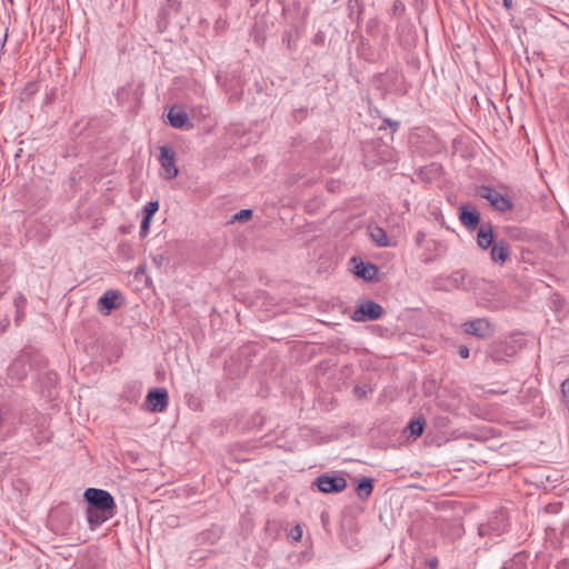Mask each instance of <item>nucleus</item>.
Masks as SVG:
<instances>
[{
  "instance_id": "obj_7",
  "label": "nucleus",
  "mask_w": 569,
  "mask_h": 569,
  "mask_svg": "<svg viewBox=\"0 0 569 569\" xmlns=\"http://www.w3.org/2000/svg\"><path fill=\"white\" fill-rule=\"evenodd\" d=\"M463 331L479 338H486L491 335L490 323L482 318L467 321L462 325Z\"/></svg>"
},
{
  "instance_id": "obj_2",
  "label": "nucleus",
  "mask_w": 569,
  "mask_h": 569,
  "mask_svg": "<svg viewBox=\"0 0 569 569\" xmlns=\"http://www.w3.org/2000/svg\"><path fill=\"white\" fill-rule=\"evenodd\" d=\"M383 313L382 307L372 301L366 300L352 313V320L357 322H365L379 319Z\"/></svg>"
},
{
  "instance_id": "obj_23",
  "label": "nucleus",
  "mask_w": 569,
  "mask_h": 569,
  "mask_svg": "<svg viewBox=\"0 0 569 569\" xmlns=\"http://www.w3.org/2000/svg\"><path fill=\"white\" fill-rule=\"evenodd\" d=\"M252 216V210L242 209L238 213L234 214L233 219L237 221H243L250 219Z\"/></svg>"
},
{
  "instance_id": "obj_31",
  "label": "nucleus",
  "mask_w": 569,
  "mask_h": 569,
  "mask_svg": "<svg viewBox=\"0 0 569 569\" xmlns=\"http://www.w3.org/2000/svg\"><path fill=\"white\" fill-rule=\"evenodd\" d=\"M502 4L506 9H511L512 8V0H502Z\"/></svg>"
},
{
  "instance_id": "obj_35",
  "label": "nucleus",
  "mask_w": 569,
  "mask_h": 569,
  "mask_svg": "<svg viewBox=\"0 0 569 569\" xmlns=\"http://www.w3.org/2000/svg\"><path fill=\"white\" fill-rule=\"evenodd\" d=\"M400 6L402 7V2H399V6H398V4H396V6H395V9H400Z\"/></svg>"
},
{
  "instance_id": "obj_27",
  "label": "nucleus",
  "mask_w": 569,
  "mask_h": 569,
  "mask_svg": "<svg viewBox=\"0 0 569 569\" xmlns=\"http://www.w3.org/2000/svg\"><path fill=\"white\" fill-rule=\"evenodd\" d=\"M569 562L567 560L559 561L556 565V569H568Z\"/></svg>"
},
{
  "instance_id": "obj_6",
  "label": "nucleus",
  "mask_w": 569,
  "mask_h": 569,
  "mask_svg": "<svg viewBox=\"0 0 569 569\" xmlns=\"http://www.w3.org/2000/svg\"><path fill=\"white\" fill-rule=\"evenodd\" d=\"M147 406L152 412H162L168 406V392L166 389H154L147 395Z\"/></svg>"
},
{
  "instance_id": "obj_4",
  "label": "nucleus",
  "mask_w": 569,
  "mask_h": 569,
  "mask_svg": "<svg viewBox=\"0 0 569 569\" xmlns=\"http://www.w3.org/2000/svg\"><path fill=\"white\" fill-rule=\"evenodd\" d=\"M316 486L325 493L340 492L347 487V480L342 476L327 473L317 478Z\"/></svg>"
},
{
  "instance_id": "obj_25",
  "label": "nucleus",
  "mask_w": 569,
  "mask_h": 569,
  "mask_svg": "<svg viewBox=\"0 0 569 569\" xmlns=\"http://www.w3.org/2000/svg\"><path fill=\"white\" fill-rule=\"evenodd\" d=\"M151 260L157 269H161L164 262V256L162 253H156L151 256Z\"/></svg>"
},
{
  "instance_id": "obj_9",
  "label": "nucleus",
  "mask_w": 569,
  "mask_h": 569,
  "mask_svg": "<svg viewBox=\"0 0 569 569\" xmlns=\"http://www.w3.org/2000/svg\"><path fill=\"white\" fill-rule=\"evenodd\" d=\"M510 253V246L505 240H497L491 247L490 257L492 261L500 264L505 263Z\"/></svg>"
},
{
  "instance_id": "obj_33",
  "label": "nucleus",
  "mask_w": 569,
  "mask_h": 569,
  "mask_svg": "<svg viewBox=\"0 0 569 569\" xmlns=\"http://www.w3.org/2000/svg\"><path fill=\"white\" fill-rule=\"evenodd\" d=\"M400 6L402 7V2H399V6H398V4H396V6H395V9H400Z\"/></svg>"
},
{
  "instance_id": "obj_30",
  "label": "nucleus",
  "mask_w": 569,
  "mask_h": 569,
  "mask_svg": "<svg viewBox=\"0 0 569 569\" xmlns=\"http://www.w3.org/2000/svg\"><path fill=\"white\" fill-rule=\"evenodd\" d=\"M428 565H429V567H430L431 569H437V567H438V560H437L436 558L430 559V560H429V562H428Z\"/></svg>"
},
{
  "instance_id": "obj_5",
  "label": "nucleus",
  "mask_w": 569,
  "mask_h": 569,
  "mask_svg": "<svg viewBox=\"0 0 569 569\" xmlns=\"http://www.w3.org/2000/svg\"><path fill=\"white\" fill-rule=\"evenodd\" d=\"M159 162L164 171V178L173 179L178 176V168L176 166V152L172 148L162 146L160 147Z\"/></svg>"
},
{
  "instance_id": "obj_36",
  "label": "nucleus",
  "mask_w": 569,
  "mask_h": 569,
  "mask_svg": "<svg viewBox=\"0 0 569 569\" xmlns=\"http://www.w3.org/2000/svg\"><path fill=\"white\" fill-rule=\"evenodd\" d=\"M389 126H397L396 122L388 121Z\"/></svg>"
},
{
  "instance_id": "obj_11",
  "label": "nucleus",
  "mask_w": 569,
  "mask_h": 569,
  "mask_svg": "<svg viewBox=\"0 0 569 569\" xmlns=\"http://www.w3.org/2000/svg\"><path fill=\"white\" fill-rule=\"evenodd\" d=\"M460 220L465 227L475 229L480 221V214L476 209H470L467 206H461Z\"/></svg>"
},
{
  "instance_id": "obj_21",
  "label": "nucleus",
  "mask_w": 569,
  "mask_h": 569,
  "mask_svg": "<svg viewBox=\"0 0 569 569\" xmlns=\"http://www.w3.org/2000/svg\"><path fill=\"white\" fill-rule=\"evenodd\" d=\"M158 209H159V202L150 201L143 208L144 216L152 218V216L158 211Z\"/></svg>"
},
{
  "instance_id": "obj_32",
  "label": "nucleus",
  "mask_w": 569,
  "mask_h": 569,
  "mask_svg": "<svg viewBox=\"0 0 569 569\" xmlns=\"http://www.w3.org/2000/svg\"><path fill=\"white\" fill-rule=\"evenodd\" d=\"M483 532H485V526L479 527V533L483 535Z\"/></svg>"
},
{
  "instance_id": "obj_26",
  "label": "nucleus",
  "mask_w": 569,
  "mask_h": 569,
  "mask_svg": "<svg viewBox=\"0 0 569 569\" xmlns=\"http://www.w3.org/2000/svg\"><path fill=\"white\" fill-rule=\"evenodd\" d=\"M458 353L461 358L467 359L469 357V349L466 346H460Z\"/></svg>"
},
{
  "instance_id": "obj_15",
  "label": "nucleus",
  "mask_w": 569,
  "mask_h": 569,
  "mask_svg": "<svg viewBox=\"0 0 569 569\" xmlns=\"http://www.w3.org/2000/svg\"><path fill=\"white\" fill-rule=\"evenodd\" d=\"M372 490H373V480L370 478L360 479L356 487L357 496L361 500H367L371 496Z\"/></svg>"
},
{
  "instance_id": "obj_3",
  "label": "nucleus",
  "mask_w": 569,
  "mask_h": 569,
  "mask_svg": "<svg viewBox=\"0 0 569 569\" xmlns=\"http://www.w3.org/2000/svg\"><path fill=\"white\" fill-rule=\"evenodd\" d=\"M478 196L488 200L492 207L500 212H506L512 209V202L509 198L502 196L493 188L482 186L478 189Z\"/></svg>"
},
{
  "instance_id": "obj_22",
  "label": "nucleus",
  "mask_w": 569,
  "mask_h": 569,
  "mask_svg": "<svg viewBox=\"0 0 569 569\" xmlns=\"http://www.w3.org/2000/svg\"><path fill=\"white\" fill-rule=\"evenodd\" d=\"M563 403L569 407V378L561 383Z\"/></svg>"
},
{
  "instance_id": "obj_24",
  "label": "nucleus",
  "mask_w": 569,
  "mask_h": 569,
  "mask_svg": "<svg viewBox=\"0 0 569 569\" xmlns=\"http://www.w3.org/2000/svg\"><path fill=\"white\" fill-rule=\"evenodd\" d=\"M151 219L150 217H143L142 221H141V226H140V234L142 237L147 236V233L149 232V228H150V222H151Z\"/></svg>"
},
{
  "instance_id": "obj_19",
  "label": "nucleus",
  "mask_w": 569,
  "mask_h": 569,
  "mask_svg": "<svg viewBox=\"0 0 569 569\" xmlns=\"http://www.w3.org/2000/svg\"><path fill=\"white\" fill-rule=\"evenodd\" d=\"M408 429L410 431V435L415 438L420 437L425 429V420L423 419H417L410 421Z\"/></svg>"
},
{
  "instance_id": "obj_18",
  "label": "nucleus",
  "mask_w": 569,
  "mask_h": 569,
  "mask_svg": "<svg viewBox=\"0 0 569 569\" xmlns=\"http://www.w3.org/2000/svg\"><path fill=\"white\" fill-rule=\"evenodd\" d=\"M503 569H527V557L522 553H517Z\"/></svg>"
},
{
  "instance_id": "obj_28",
  "label": "nucleus",
  "mask_w": 569,
  "mask_h": 569,
  "mask_svg": "<svg viewBox=\"0 0 569 569\" xmlns=\"http://www.w3.org/2000/svg\"><path fill=\"white\" fill-rule=\"evenodd\" d=\"M423 240H425V233H423L422 231H419V232L417 233V236H416V242H417V244H419V246H420V244L422 243V241H423Z\"/></svg>"
},
{
  "instance_id": "obj_10",
  "label": "nucleus",
  "mask_w": 569,
  "mask_h": 569,
  "mask_svg": "<svg viewBox=\"0 0 569 569\" xmlns=\"http://www.w3.org/2000/svg\"><path fill=\"white\" fill-rule=\"evenodd\" d=\"M477 243L481 249H488L493 241V232L490 223H482L478 230Z\"/></svg>"
},
{
  "instance_id": "obj_17",
  "label": "nucleus",
  "mask_w": 569,
  "mask_h": 569,
  "mask_svg": "<svg viewBox=\"0 0 569 569\" xmlns=\"http://www.w3.org/2000/svg\"><path fill=\"white\" fill-rule=\"evenodd\" d=\"M9 372L12 378L21 380L27 375L26 365L22 360H17L10 366Z\"/></svg>"
},
{
  "instance_id": "obj_20",
  "label": "nucleus",
  "mask_w": 569,
  "mask_h": 569,
  "mask_svg": "<svg viewBox=\"0 0 569 569\" xmlns=\"http://www.w3.org/2000/svg\"><path fill=\"white\" fill-rule=\"evenodd\" d=\"M38 84L36 82H29L21 91L20 99L22 101L30 100L38 92Z\"/></svg>"
},
{
  "instance_id": "obj_12",
  "label": "nucleus",
  "mask_w": 569,
  "mask_h": 569,
  "mask_svg": "<svg viewBox=\"0 0 569 569\" xmlns=\"http://www.w3.org/2000/svg\"><path fill=\"white\" fill-rule=\"evenodd\" d=\"M169 122L174 128H184L189 124L188 114L180 108L173 107L168 113Z\"/></svg>"
},
{
  "instance_id": "obj_16",
  "label": "nucleus",
  "mask_w": 569,
  "mask_h": 569,
  "mask_svg": "<svg viewBox=\"0 0 569 569\" xmlns=\"http://www.w3.org/2000/svg\"><path fill=\"white\" fill-rule=\"evenodd\" d=\"M377 272L378 269L369 262H360L359 264L356 266L355 270L357 277L363 278L366 280H372L376 277Z\"/></svg>"
},
{
  "instance_id": "obj_14",
  "label": "nucleus",
  "mask_w": 569,
  "mask_h": 569,
  "mask_svg": "<svg viewBox=\"0 0 569 569\" xmlns=\"http://www.w3.org/2000/svg\"><path fill=\"white\" fill-rule=\"evenodd\" d=\"M87 519L91 528L101 526L104 521L112 518L113 516H107L104 512H100L98 509L87 508Z\"/></svg>"
},
{
  "instance_id": "obj_1",
  "label": "nucleus",
  "mask_w": 569,
  "mask_h": 569,
  "mask_svg": "<svg viewBox=\"0 0 569 569\" xmlns=\"http://www.w3.org/2000/svg\"><path fill=\"white\" fill-rule=\"evenodd\" d=\"M84 499L88 502V508L98 509L107 516H113L116 503L113 497L106 490L89 488L84 491Z\"/></svg>"
},
{
  "instance_id": "obj_29",
  "label": "nucleus",
  "mask_w": 569,
  "mask_h": 569,
  "mask_svg": "<svg viewBox=\"0 0 569 569\" xmlns=\"http://www.w3.org/2000/svg\"><path fill=\"white\" fill-rule=\"evenodd\" d=\"M293 531H295L293 538H295L296 540L300 539V538H301V535H302V531H301L300 527H299V526H297V527L295 528V530H293Z\"/></svg>"
},
{
  "instance_id": "obj_13",
  "label": "nucleus",
  "mask_w": 569,
  "mask_h": 569,
  "mask_svg": "<svg viewBox=\"0 0 569 569\" xmlns=\"http://www.w3.org/2000/svg\"><path fill=\"white\" fill-rule=\"evenodd\" d=\"M371 240L381 248L391 247L393 243L390 242L387 232L379 226H370L368 228Z\"/></svg>"
},
{
  "instance_id": "obj_34",
  "label": "nucleus",
  "mask_w": 569,
  "mask_h": 569,
  "mask_svg": "<svg viewBox=\"0 0 569 569\" xmlns=\"http://www.w3.org/2000/svg\"><path fill=\"white\" fill-rule=\"evenodd\" d=\"M400 6L402 7V2H399V6H398V4H396V6H395V9H400Z\"/></svg>"
},
{
  "instance_id": "obj_8",
  "label": "nucleus",
  "mask_w": 569,
  "mask_h": 569,
  "mask_svg": "<svg viewBox=\"0 0 569 569\" xmlns=\"http://www.w3.org/2000/svg\"><path fill=\"white\" fill-rule=\"evenodd\" d=\"M120 298L121 295L118 290H108L104 292V295L98 300L100 312L109 315L112 310L117 309L120 306Z\"/></svg>"
}]
</instances>
